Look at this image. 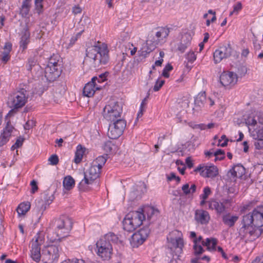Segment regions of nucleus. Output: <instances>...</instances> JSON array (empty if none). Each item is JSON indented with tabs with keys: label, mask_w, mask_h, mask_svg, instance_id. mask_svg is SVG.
<instances>
[{
	"label": "nucleus",
	"mask_w": 263,
	"mask_h": 263,
	"mask_svg": "<svg viewBox=\"0 0 263 263\" xmlns=\"http://www.w3.org/2000/svg\"><path fill=\"white\" fill-rule=\"evenodd\" d=\"M232 52V48L229 44L224 45L215 50L213 53L214 61L220 63L223 59L229 57Z\"/></svg>",
	"instance_id": "20"
},
{
	"label": "nucleus",
	"mask_w": 263,
	"mask_h": 263,
	"mask_svg": "<svg viewBox=\"0 0 263 263\" xmlns=\"http://www.w3.org/2000/svg\"><path fill=\"white\" fill-rule=\"evenodd\" d=\"M238 219V216L232 215L230 213H227L222 216V222L225 225L229 227H233Z\"/></svg>",
	"instance_id": "30"
},
{
	"label": "nucleus",
	"mask_w": 263,
	"mask_h": 263,
	"mask_svg": "<svg viewBox=\"0 0 263 263\" xmlns=\"http://www.w3.org/2000/svg\"><path fill=\"white\" fill-rule=\"evenodd\" d=\"M42 243V238L37 234L32 238L31 242L30 256L36 262H40L42 256L41 254V246Z\"/></svg>",
	"instance_id": "17"
},
{
	"label": "nucleus",
	"mask_w": 263,
	"mask_h": 263,
	"mask_svg": "<svg viewBox=\"0 0 263 263\" xmlns=\"http://www.w3.org/2000/svg\"><path fill=\"white\" fill-rule=\"evenodd\" d=\"M48 161L52 165H57L59 162V158L57 155H52L49 158Z\"/></svg>",
	"instance_id": "48"
},
{
	"label": "nucleus",
	"mask_w": 263,
	"mask_h": 263,
	"mask_svg": "<svg viewBox=\"0 0 263 263\" xmlns=\"http://www.w3.org/2000/svg\"><path fill=\"white\" fill-rule=\"evenodd\" d=\"M102 239H105L106 241L111 242L117 243L119 241L118 236L115 233L112 232H109L106 234L104 237L101 238Z\"/></svg>",
	"instance_id": "37"
},
{
	"label": "nucleus",
	"mask_w": 263,
	"mask_h": 263,
	"mask_svg": "<svg viewBox=\"0 0 263 263\" xmlns=\"http://www.w3.org/2000/svg\"><path fill=\"white\" fill-rule=\"evenodd\" d=\"M170 32V29L167 27L158 28L155 33L156 39H151V37H148L146 43L142 46V53H149L154 50L157 45L164 43Z\"/></svg>",
	"instance_id": "5"
},
{
	"label": "nucleus",
	"mask_w": 263,
	"mask_h": 263,
	"mask_svg": "<svg viewBox=\"0 0 263 263\" xmlns=\"http://www.w3.org/2000/svg\"><path fill=\"white\" fill-rule=\"evenodd\" d=\"M165 81L158 79L154 85L153 89L155 91H158L164 84Z\"/></svg>",
	"instance_id": "46"
},
{
	"label": "nucleus",
	"mask_w": 263,
	"mask_h": 263,
	"mask_svg": "<svg viewBox=\"0 0 263 263\" xmlns=\"http://www.w3.org/2000/svg\"><path fill=\"white\" fill-rule=\"evenodd\" d=\"M157 212L153 207L147 206L138 211L129 212L126 215L123 221L124 230L129 232H133L140 226L146 218L149 221L153 215Z\"/></svg>",
	"instance_id": "1"
},
{
	"label": "nucleus",
	"mask_w": 263,
	"mask_h": 263,
	"mask_svg": "<svg viewBox=\"0 0 263 263\" xmlns=\"http://www.w3.org/2000/svg\"><path fill=\"white\" fill-rule=\"evenodd\" d=\"M61 263H85V261L82 259L74 258L73 259H68L64 260Z\"/></svg>",
	"instance_id": "55"
},
{
	"label": "nucleus",
	"mask_w": 263,
	"mask_h": 263,
	"mask_svg": "<svg viewBox=\"0 0 263 263\" xmlns=\"http://www.w3.org/2000/svg\"><path fill=\"white\" fill-rule=\"evenodd\" d=\"M82 11L81 8L78 6H75L72 8V12L74 14L80 13Z\"/></svg>",
	"instance_id": "60"
},
{
	"label": "nucleus",
	"mask_w": 263,
	"mask_h": 263,
	"mask_svg": "<svg viewBox=\"0 0 263 263\" xmlns=\"http://www.w3.org/2000/svg\"><path fill=\"white\" fill-rule=\"evenodd\" d=\"M243 151L246 153L247 152L249 149V146H248L247 141H244L243 142Z\"/></svg>",
	"instance_id": "64"
},
{
	"label": "nucleus",
	"mask_w": 263,
	"mask_h": 263,
	"mask_svg": "<svg viewBox=\"0 0 263 263\" xmlns=\"http://www.w3.org/2000/svg\"><path fill=\"white\" fill-rule=\"evenodd\" d=\"M173 69V66L170 64H167L163 68L162 76L166 78L170 77L169 72Z\"/></svg>",
	"instance_id": "43"
},
{
	"label": "nucleus",
	"mask_w": 263,
	"mask_h": 263,
	"mask_svg": "<svg viewBox=\"0 0 263 263\" xmlns=\"http://www.w3.org/2000/svg\"><path fill=\"white\" fill-rule=\"evenodd\" d=\"M85 152V148L81 145L79 144L77 146L74 159L76 163H79L82 161Z\"/></svg>",
	"instance_id": "32"
},
{
	"label": "nucleus",
	"mask_w": 263,
	"mask_h": 263,
	"mask_svg": "<svg viewBox=\"0 0 263 263\" xmlns=\"http://www.w3.org/2000/svg\"><path fill=\"white\" fill-rule=\"evenodd\" d=\"M204 178H213L218 174L217 167L213 164H202L198 165L195 170Z\"/></svg>",
	"instance_id": "18"
},
{
	"label": "nucleus",
	"mask_w": 263,
	"mask_h": 263,
	"mask_svg": "<svg viewBox=\"0 0 263 263\" xmlns=\"http://www.w3.org/2000/svg\"><path fill=\"white\" fill-rule=\"evenodd\" d=\"M241 260V257L237 255H233L232 254L229 255V259L228 260L232 261L234 263H238Z\"/></svg>",
	"instance_id": "54"
},
{
	"label": "nucleus",
	"mask_w": 263,
	"mask_h": 263,
	"mask_svg": "<svg viewBox=\"0 0 263 263\" xmlns=\"http://www.w3.org/2000/svg\"><path fill=\"white\" fill-rule=\"evenodd\" d=\"M101 170L96 165L91 164L89 168L84 173V179L80 182L79 187L82 191L86 189V185L96 183L95 181L100 176Z\"/></svg>",
	"instance_id": "9"
},
{
	"label": "nucleus",
	"mask_w": 263,
	"mask_h": 263,
	"mask_svg": "<svg viewBox=\"0 0 263 263\" xmlns=\"http://www.w3.org/2000/svg\"><path fill=\"white\" fill-rule=\"evenodd\" d=\"M30 202H23L22 203H21L18 205V206L16 209L18 215L19 216L25 215L27 213V212L30 210Z\"/></svg>",
	"instance_id": "33"
},
{
	"label": "nucleus",
	"mask_w": 263,
	"mask_h": 263,
	"mask_svg": "<svg viewBox=\"0 0 263 263\" xmlns=\"http://www.w3.org/2000/svg\"><path fill=\"white\" fill-rule=\"evenodd\" d=\"M194 103L195 109L199 110L203 107L212 106L214 104V101L210 97H206L205 91H202L195 98Z\"/></svg>",
	"instance_id": "19"
},
{
	"label": "nucleus",
	"mask_w": 263,
	"mask_h": 263,
	"mask_svg": "<svg viewBox=\"0 0 263 263\" xmlns=\"http://www.w3.org/2000/svg\"><path fill=\"white\" fill-rule=\"evenodd\" d=\"M53 228L59 237L58 239L60 240L68 235L72 228V222L70 219L67 218L58 219L55 220Z\"/></svg>",
	"instance_id": "10"
},
{
	"label": "nucleus",
	"mask_w": 263,
	"mask_h": 263,
	"mask_svg": "<svg viewBox=\"0 0 263 263\" xmlns=\"http://www.w3.org/2000/svg\"><path fill=\"white\" fill-rule=\"evenodd\" d=\"M103 150L107 153H111L115 151L116 149V145L111 141L105 142L103 145Z\"/></svg>",
	"instance_id": "38"
},
{
	"label": "nucleus",
	"mask_w": 263,
	"mask_h": 263,
	"mask_svg": "<svg viewBox=\"0 0 263 263\" xmlns=\"http://www.w3.org/2000/svg\"><path fill=\"white\" fill-rule=\"evenodd\" d=\"M228 139L226 138L225 135H222L221 137V139L219 140L218 145L222 146L224 147L227 145L228 143Z\"/></svg>",
	"instance_id": "51"
},
{
	"label": "nucleus",
	"mask_w": 263,
	"mask_h": 263,
	"mask_svg": "<svg viewBox=\"0 0 263 263\" xmlns=\"http://www.w3.org/2000/svg\"><path fill=\"white\" fill-rule=\"evenodd\" d=\"M36 64V60L34 58H30L28 60V64L27 65V69L31 70L33 66Z\"/></svg>",
	"instance_id": "50"
},
{
	"label": "nucleus",
	"mask_w": 263,
	"mask_h": 263,
	"mask_svg": "<svg viewBox=\"0 0 263 263\" xmlns=\"http://www.w3.org/2000/svg\"><path fill=\"white\" fill-rule=\"evenodd\" d=\"M107 160L106 156H99L91 163L96 165L98 167L102 170V167L104 165Z\"/></svg>",
	"instance_id": "36"
},
{
	"label": "nucleus",
	"mask_w": 263,
	"mask_h": 263,
	"mask_svg": "<svg viewBox=\"0 0 263 263\" xmlns=\"http://www.w3.org/2000/svg\"><path fill=\"white\" fill-rule=\"evenodd\" d=\"M35 126V122L32 120H28L25 124L24 125V129L25 130H29Z\"/></svg>",
	"instance_id": "52"
},
{
	"label": "nucleus",
	"mask_w": 263,
	"mask_h": 263,
	"mask_svg": "<svg viewBox=\"0 0 263 263\" xmlns=\"http://www.w3.org/2000/svg\"><path fill=\"white\" fill-rule=\"evenodd\" d=\"M252 263H263V255L262 256L257 257Z\"/></svg>",
	"instance_id": "61"
},
{
	"label": "nucleus",
	"mask_w": 263,
	"mask_h": 263,
	"mask_svg": "<svg viewBox=\"0 0 263 263\" xmlns=\"http://www.w3.org/2000/svg\"><path fill=\"white\" fill-rule=\"evenodd\" d=\"M250 136L256 141L254 145L257 149H263V112H256L246 119Z\"/></svg>",
	"instance_id": "2"
},
{
	"label": "nucleus",
	"mask_w": 263,
	"mask_h": 263,
	"mask_svg": "<svg viewBox=\"0 0 263 263\" xmlns=\"http://www.w3.org/2000/svg\"><path fill=\"white\" fill-rule=\"evenodd\" d=\"M62 252V248L58 241L45 246L42 250V259L46 263L57 262Z\"/></svg>",
	"instance_id": "7"
},
{
	"label": "nucleus",
	"mask_w": 263,
	"mask_h": 263,
	"mask_svg": "<svg viewBox=\"0 0 263 263\" xmlns=\"http://www.w3.org/2000/svg\"><path fill=\"white\" fill-rule=\"evenodd\" d=\"M216 251H217L218 252L220 253V254L221 255V256L222 257L226 259V260H228L229 259V255H228L224 251H223V249L221 247H218L217 248V250Z\"/></svg>",
	"instance_id": "53"
},
{
	"label": "nucleus",
	"mask_w": 263,
	"mask_h": 263,
	"mask_svg": "<svg viewBox=\"0 0 263 263\" xmlns=\"http://www.w3.org/2000/svg\"><path fill=\"white\" fill-rule=\"evenodd\" d=\"M96 247L97 254L103 260H108L111 258L112 247L109 242L101 238L97 242Z\"/></svg>",
	"instance_id": "14"
},
{
	"label": "nucleus",
	"mask_w": 263,
	"mask_h": 263,
	"mask_svg": "<svg viewBox=\"0 0 263 263\" xmlns=\"http://www.w3.org/2000/svg\"><path fill=\"white\" fill-rule=\"evenodd\" d=\"M185 162H186L187 165L189 167H192L193 166V163L192 162V160L191 159V158L190 157H187V158H186Z\"/></svg>",
	"instance_id": "63"
},
{
	"label": "nucleus",
	"mask_w": 263,
	"mask_h": 263,
	"mask_svg": "<svg viewBox=\"0 0 263 263\" xmlns=\"http://www.w3.org/2000/svg\"><path fill=\"white\" fill-rule=\"evenodd\" d=\"M242 9V5L238 2L233 6V10L230 13V16L233 14H237L239 11Z\"/></svg>",
	"instance_id": "44"
},
{
	"label": "nucleus",
	"mask_w": 263,
	"mask_h": 263,
	"mask_svg": "<svg viewBox=\"0 0 263 263\" xmlns=\"http://www.w3.org/2000/svg\"><path fill=\"white\" fill-rule=\"evenodd\" d=\"M209 209L212 210H215L216 212L220 214L223 213L226 210L225 205L223 203L218 202L216 200L211 199L208 201Z\"/></svg>",
	"instance_id": "27"
},
{
	"label": "nucleus",
	"mask_w": 263,
	"mask_h": 263,
	"mask_svg": "<svg viewBox=\"0 0 263 263\" xmlns=\"http://www.w3.org/2000/svg\"><path fill=\"white\" fill-rule=\"evenodd\" d=\"M24 141V138L23 137H20L16 139V140L14 143V145L17 148H19L23 145Z\"/></svg>",
	"instance_id": "58"
},
{
	"label": "nucleus",
	"mask_w": 263,
	"mask_h": 263,
	"mask_svg": "<svg viewBox=\"0 0 263 263\" xmlns=\"http://www.w3.org/2000/svg\"><path fill=\"white\" fill-rule=\"evenodd\" d=\"M122 112L121 104L114 100H110L104 108L103 117L108 121H115L117 119H121Z\"/></svg>",
	"instance_id": "8"
},
{
	"label": "nucleus",
	"mask_w": 263,
	"mask_h": 263,
	"mask_svg": "<svg viewBox=\"0 0 263 263\" xmlns=\"http://www.w3.org/2000/svg\"><path fill=\"white\" fill-rule=\"evenodd\" d=\"M108 52L107 45L98 42L87 49L84 62L89 61L92 63L91 67L99 68L101 65H106L109 61Z\"/></svg>",
	"instance_id": "3"
},
{
	"label": "nucleus",
	"mask_w": 263,
	"mask_h": 263,
	"mask_svg": "<svg viewBox=\"0 0 263 263\" xmlns=\"http://www.w3.org/2000/svg\"><path fill=\"white\" fill-rule=\"evenodd\" d=\"M126 121L122 119H117L108 127L107 135L110 139H116L121 136L126 127Z\"/></svg>",
	"instance_id": "15"
},
{
	"label": "nucleus",
	"mask_w": 263,
	"mask_h": 263,
	"mask_svg": "<svg viewBox=\"0 0 263 263\" xmlns=\"http://www.w3.org/2000/svg\"><path fill=\"white\" fill-rule=\"evenodd\" d=\"M3 50L0 55V61L3 64H6L10 60L12 44L9 42L6 43Z\"/></svg>",
	"instance_id": "28"
},
{
	"label": "nucleus",
	"mask_w": 263,
	"mask_h": 263,
	"mask_svg": "<svg viewBox=\"0 0 263 263\" xmlns=\"http://www.w3.org/2000/svg\"><path fill=\"white\" fill-rule=\"evenodd\" d=\"M14 130H15V129L14 127L11 125L10 121H7L6 125L0 135V146L4 145L9 141L12 134Z\"/></svg>",
	"instance_id": "23"
},
{
	"label": "nucleus",
	"mask_w": 263,
	"mask_h": 263,
	"mask_svg": "<svg viewBox=\"0 0 263 263\" xmlns=\"http://www.w3.org/2000/svg\"><path fill=\"white\" fill-rule=\"evenodd\" d=\"M192 37L189 33L182 35L180 43L178 44L177 49L183 53L191 44Z\"/></svg>",
	"instance_id": "29"
},
{
	"label": "nucleus",
	"mask_w": 263,
	"mask_h": 263,
	"mask_svg": "<svg viewBox=\"0 0 263 263\" xmlns=\"http://www.w3.org/2000/svg\"><path fill=\"white\" fill-rule=\"evenodd\" d=\"M28 97L26 95V91L22 89L14 94L12 106L14 109H18L24 106L27 102Z\"/></svg>",
	"instance_id": "21"
},
{
	"label": "nucleus",
	"mask_w": 263,
	"mask_h": 263,
	"mask_svg": "<svg viewBox=\"0 0 263 263\" xmlns=\"http://www.w3.org/2000/svg\"><path fill=\"white\" fill-rule=\"evenodd\" d=\"M241 225L238 231V236L246 242L255 240L261 234L260 228L244 222L243 220H241Z\"/></svg>",
	"instance_id": "6"
},
{
	"label": "nucleus",
	"mask_w": 263,
	"mask_h": 263,
	"mask_svg": "<svg viewBox=\"0 0 263 263\" xmlns=\"http://www.w3.org/2000/svg\"><path fill=\"white\" fill-rule=\"evenodd\" d=\"M81 33H82V32H80L77 33L75 35H73L71 37V39L70 40V42L68 45V48L72 47L73 46V45L78 40V38H79L80 37V36L81 35Z\"/></svg>",
	"instance_id": "47"
},
{
	"label": "nucleus",
	"mask_w": 263,
	"mask_h": 263,
	"mask_svg": "<svg viewBox=\"0 0 263 263\" xmlns=\"http://www.w3.org/2000/svg\"><path fill=\"white\" fill-rule=\"evenodd\" d=\"M105 80L104 74H100L98 77H94L91 79V81L85 84L83 88V93L87 97H92L96 91L101 89V86L98 84L104 82Z\"/></svg>",
	"instance_id": "13"
},
{
	"label": "nucleus",
	"mask_w": 263,
	"mask_h": 263,
	"mask_svg": "<svg viewBox=\"0 0 263 263\" xmlns=\"http://www.w3.org/2000/svg\"><path fill=\"white\" fill-rule=\"evenodd\" d=\"M214 155L215 157V161L221 160L224 158V152L223 150L217 149L214 152Z\"/></svg>",
	"instance_id": "42"
},
{
	"label": "nucleus",
	"mask_w": 263,
	"mask_h": 263,
	"mask_svg": "<svg viewBox=\"0 0 263 263\" xmlns=\"http://www.w3.org/2000/svg\"><path fill=\"white\" fill-rule=\"evenodd\" d=\"M30 33L28 28H25L21 32L20 41L19 42L20 48L23 51L27 48L28 45L30 43Z\"/></svg>",
	"instance_id": "26"
},
{
	"label": "nucleus",
	"mask_w": 263,
	"mask_h": 263,
	"mask_svg": "<svg viewBox=\"0 0 263 263\" xmlns=\"http://www.w3.org/2000/svg\"><path fill=\"white\" fill-rule=\"evenodd\" d=\"M168 243H171L173 247L177 249L176 255L179 256L181 254L182 248L184 247L183 235L181 231L177 230H173L167 236Z\"/></svg>",
	"instance_id": "12"
},
{
	"label": "nucleus",
	"mask_w": 263,
	"mask_h": 263,
	"mask_svg": "<svg viewBox=\"0 0 263 263\" xmlns=\"http://www.w3.org/2000/svg\"><path fill=\"white\" fill-rule=\"evenodd\" d=\"M145 101L144 100H143L142 101V102L141 103V104H140V108H139V110L138 112V115H137V116H138V118H140L143 115V111H144V106L145 105Z\"/></svg>",
	"instance_id": "56"
},
{
	"label": "nucleus",
	"mask_w": 263,
	"mask_h": 263,
	"mask_svg": "<svg viewBox=\"0 0 263 263\" xmlns=\"http://www.w3.org/2000/svg\"><path fill=\"white\" fill-rule=\"evenodd\" d=\"M237 74L232 71H223L220 76V82L224 87L234 86L237 82Z\"/></svg>",
	"instance_id": "22"
},
{
	"label": "nucleus",
	"mask_w": 263,
	"mask_h": 263,
	"mask_svg": "<svg viewBox=\"0 0 263 263\" xmlns=\"http://www.w3.org/2000/svg\"><path fill=\"white\" fill-rule=\"evenodd\" d=\"M211 193V191L209 186L204 187L203 190V194L200 195V198L201 199L200 203V205L203 206L205 203V200L208 198Z\"/></svg>",
	"instance_id": "39"
},
{
	"label": "nucleus",
	"mask_w": 263,
	"mask_h": 263,
	"mask_svg": "<svg viewBox=\"0 0 263 263\" xmlns=\"http://www.w3.org/2000/svg\"><path fill=\"white\" fill-rule=\"evenodd\" d=\"M190 238L192 239L194 243L193 250L195 255H199L203 253L202 246L206 247L207 249L210 251H216L217 240L214 238H207L203 240L201 236H197L195 232H190Z\"/></svg>",
	"instance_id": "4"
},
{
	"label": "nucleus",
	"mask_w": 263,
	"mask_h": 263,
	"mask_svg": "<svg viewBox=\"0 0 263 263\" xmlns=\"http://www.w3.org/2000/svg\"><path fill=\"white\" fill-rule=\"evenodd\" d=\"M195 219L201 224H206L210 219V216L208 211L203 210H197L195 213Z\"/></svg>",
	"instance_id": "25"
},
{
	"label": "nucleus",
	"mask_w": 263,
	"mask_h": 263,
	"mask_svg": "<svg viewBox=\"0 0 263 263\" xmlns=\"http://www.w3.org/2000/svg\"><path fill=\"white\" fill-rule=\"evenodd\" d=\"M242 220L260 228L263 226V205L258 206L252 212L243 216Z\"/></svg>",
	"instance_id": "11"
},
{
	"label": "nucleus",
	"mask_w": 263,
	"mask_h": 263,
	"mask_svg": "<svg viewBox=\"0 0 263 263\" xmlns=\"http://www.w3.org/2000/svg\"><path fill=\"white\" fill-rule=\"evenodd\" d=\"M43 0H35V9L39 14L43 12Z\"/></svg>",
	"instance_id": "45"
},
{
	"label": "nucleus",
	"mask_w": 263,
	"mask_h": 263,
	"mask_svg": "<svg viewBox=\"0 0 263 263\" xmlns=\"http://www.w3.org/2000/svg\"><path fill=\"white\" fill-rule=\"evenodd\" d=\"M167 179L168 181H172L175 180L177 183L180 181V178L179 176H177L174 173H171L170 175L167 176Z\"/></svg>",
	"instance_id": "49"
},
{
	"label": "nucleus",
	"mask_w": 263,
	"mask_h": 263,
	"mask_svg": "<svg viewBox=\"0 0 263 263\" xmlns=\"http://www.w3.org/2000/svg\"><path fill=\"white\" fill-rule=\"evenodd\" d=\"M61 73V66H46L45 68V76L49 81L55 80Z\"/></svg>",
	"instance_id": "24"
},
{
	"label": "nucleus",
	"mask_w": 263,
	"mask_h": 263,
	"mask_svg": "<svg viewBox=\"0 0 263 263\" xmlns=\"http://www.w3.org/2000/svg\"><path fill=\"white\" fill-rule=\"evenodd\" d=\"M182 190L184 194L188 195L190 194V186L188 183L184 184L182 186Z\"/></svg>",
	"instance_id": "59"
},
{
	"label": "nucleus",
	"mask_w": 263,
	"mask_h": 263,
	"mask_svg": "<svg viewBox=\"0 0 263 263\" xmlns=\"http://www.w3.org/2000/svg\"><path fill=\"white\" fill-rule=\"evenodd\" d=\"M30 185L31 186V193L33 194L36 191H37V190L38 189V187H37V182L34 180H33L31 182Z\"/></svg>",
	"instance_id": "57"
},
{
	"label": "nucleus",
	"mask_w": 263,
	"mask_h": 263,
	"mask_svg": "<svg viewBox=\"0 0 263 263\" xmlns=\"http://www.w3.org/2000/svg\"><path fill=\"white\" fill-rule=\"evenodd\" d=\"M30 5L27 1H24L20 9V14L23 17H29Z\"/></svg>",
	"instance_id": "35"
},
{
	"label": "nucleus",
	"mask_w": 263,
	"mask_h": 263,
	"mask_svg": "<svg viewBox=\"0 0 263 263\" xmlns=\"http://www.w3.org/2000/svg\"><path fill=\"white\" fill-rule=\"evenodd\" d=\"M150 233L148 227H144L133 234L130 239V243L133 248L141 245L147 238Z\"/></svg>",
	"instance_id": "16"
},
{
	"label": "nucleus",
	"mask_w": 263,
	"mask_h": 263,
	"mask_svg": "<svg viewBox=\"0 0 263 263\" xmlns=\"http://www.w3.org/2000/svg\"><path fill=\"white\" fill-rule=\"evenodd\" d=\"M185 58L189 63H193L196 59V55L193 51H190L185 54Z\"/></svg>",
	"instance_id": "41"
},
{
	"label": "nucleus",
	"mask_w": 263,
	"mask_h": 263,
	"mask_svg": "<svg viewBox=\"0 0 263 263\" xmlns=\"http://www.w3.org/2000/svg\"><path fill=\"white\" fill-rule=\"evenodd\" d=\"M59 58H60V57L58 54H53L49 59L47 66H60V64H59Z\"/></svg>",
	"instance_id": "40"
},
{
	"label": "nucleus",
	"mask_w": 263,
	"mask_h": 263,
	"mask_svg": "<svg viewBox=\"0 0 263 263\" xmlns=\"http://www.w3.org/2000/svg\"><path fill=\"white\" fill-rule=\"evenodd\" d=\"M230 172L234 177L240 178L245 174V168L241 165H237L234 166Z\"/></svg>",
	"instance_id": "31"
},
{
	"label": "nucleus",
	"mask_w": 263,
	"mask_h": 263,
	"mask_svg": "<svg viewBox=\"0 0 263 263\" xmlns=\"http://www.w3.org/2000/svg\"><path fill=\"white\" fill-rule=\"evenodd\" d=\"M75 181L73 178L70 176H66L63 181V185L64 189L67 191L71 190L74 187Z\"/></svg>",
	"instance_id": "34"
},
{
	"label": "nucleus",
	"mask_w": 263,
	"mask_h": 263,
	"mask_svg": "<svg viewBox=\"0 0 263 263\" xmlns=\"http://www.w3.org/2000/svg\"><path fill=\"white\" fill-rule=\"evenodd\" d=\"M138 185L141 188L140 190V191L143 193L146 190L145 184L143 182H139Z\"/></svg>",
	"instance_id": "62"
}]
</instances>
